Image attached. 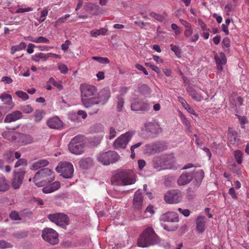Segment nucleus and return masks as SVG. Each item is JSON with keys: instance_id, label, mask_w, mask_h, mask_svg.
Segmentation results:
<instances>
[{"instance_id": "15", "label": "nucleus", "mask_w": 249, "mask_h": 249, "mask_svg": "<svg viewBox=\"0 0 249 249\" xmlns=\"http://www.w3.org/2000/svg\"><path fill=\"white\" fill-rule=\"evenodd\" d=\"M34 142L33 137L29 134L18 133L17 142L20 145H26Z\"/></svg>"}, {"instance_id": "50", "label": "nucleus", "mask_w": 249, "mask_h": 249, "mask_svg": "<svg viewBox=\"0 0 249 249\" xmlns=\"http://www.w3.org/2000/svg\"><path fill=\"white\" fill-rule=\"evenodd\" d=\"M16 95L19 98L24 100H27L29 99L28 95L25 92L21 90H18L16 92Z\"/></svg>"}, {"instance_id": "27", "label": "nucleus", "mask_w": 249, "mask_h": 249, "mask_svg": "<svg viewBox=\"0 0 249 249\" xmlns=\"http://www.w3.org/2000/svg\"><path fill=\"white\" fill-rule=\"evenodd\" d=\"M81 102L83 105L86 108L90 107L95 105H98L97 99L96 96L89 97L81 99Z\"/></svg>"}, {"instance_id": "53", "label": "nucleus", "mask_w": 249, "mask_h": 249, "mask_svg": "<svg viewBox=\"0 0 249 249\" xmlns=\"http://www.w3.org/2000/svg\"><path fill=\"white\" fill-rule=\"evenodd\" d=\"M178 226L177 224H175L172 226L169 224H165L163 226L164 229L170 231H175L178 229Z\"/></svg>"}, {"instance_id": "3", "label": "nucleus", "mask_w": 249, "mask_h": 249, "mask_svg": "<svg viewBox=\"0 0 249 249\" xmlns=\"http://www.w3.org/2000/svg\"><path fill=\"white\" fill-rule=\"evenodd\" d=\"M54 179L53 172L49 168H43L37 171L33 178L36 185L38 187L43 186Z\"/></svg>"}, {"instance_id": "42", "label": "nucleus", "mask_w": 249, "mask_h": 249, "mask_svg": "<svg viewBox=\"0 0 249 249\" xmlns=\"http://www.w3.org/2000/svg\"><path fill=\"white\" fill-rule=\"evenodd\" d=\"M9 217L13 220H21L20 212L14 210L9 213Z\"/></svg>"}, {"instance_id": "28", "label": "nucleus", "mask_w": 249, "mask_h": 249, "mask_svg": "<svg viewBox=\"0 0 249 249\" xmlns=\"http://www.w3.org/2000/svg\"><path fill=\"white\" fill-rule=\"evenodd\" d=\"M18 133L16 131H5L1 133V135L4 138L8 141L17 142Z\"/></svg>"}, {"instance_id": "22", "label": "nucleus", "mask_w": 249, "mask_h": 249, "mask_svg": "<svg viewBox=\"0 0 249 249\" xmlns=\"http://www.w3.org/2000/svg\"><path fill=\"white\" fill-rule=\"evenodd\" d=\"M228 142L231 144L234 145H237L239 143V139L238 138L237 132L231 127H229L228 129Z\"/></svg>"}, {"instance_id": "36", "label": "nucleus", "mask_w": 249, "mask_h": 249, "mask_svg": "<svg viewBox=\"0 0 249 249\" xmlns=\"http://www.w3.org/2000/svg\"><path fill=\"white\" fill-rule=\"evenodd\" d=\"M141 100L138 99L133 100L131 104V108L132 110L140 111L141 107Z\"/></svg>"}, {"instance_id": "5", "label": "nucleus", "mask_w": 249, "mask_h": 249, "mask_svg": "<svg viewBox=\"0 0 249 249\" xmlns=\"http://www.w3.org/2000/svg\"><path fill=\"white\" fill-rule=\"evenodd\" d=\"M69 150L71 153L76 155L84 152V138L81 135H77L73 138L68 144Z\"/></svg>"}, {"instance_id": "55", "label": "nucleus", "mask_w": 249, "mask_h": 249, "mask_svg": "<svg viewBox=\"0 0 249 249\" xmlns=\"http://www.w3.org/2000/svg\"><path fill=\"white\" fill-rule=\"evenodd\" d=\"M21 110L24 113L29 114L33 112V108L31 105H28L22 107Z\"/></svg>"}, {"instance_id": "14", "label": "nucleus", "mask_w": 249, "mask_h": 249, "mask_svg": "<svg viewBox=\"0 0 249 249\" xmlns=\"http://www.w3.org/2000/svg\"><path fill=\"white\" fill-rule=\"evenodd\" d=\"M143 206V196L142 194L139 191H137L133 199L132 207L135 210L140 211Z\"/></svg>"}, {"instance_id": "60", "label": "nucleus", "mask_w": 249, "mask_h": 249, "mask_svg": "<svg viewBox=\"0 0 249 249\" xmlns=\"http://www.w3.org/2000/svg\"><path fill=\"white\" fill-rule=\"evenodd\" d=\"M12 247L11 245L4 240L0 241V249H4L6 248H10Z\"/></svg>"}, {"instance_id": "64", "label": "nucleus", "mask_w": 249, "mask_h": 249, "mask_svg": "<svg viewBox=\"0 0 249 249\" xmlns=\"http://www.w3.org/2000/svg\"><path fill=\"white\" fill-rule=\"evenodd\" d=\"M171 28L174 31H175L176 35H179L181 33L179 27L176 24L172 23L171 24Z\"/></svg>"}, {"instance_id": "43", "label": "nucleus", "mask_w": 249, "mask_h": 249, "mask_svg": "<svg viewBox=\"0 0 249 249\" xmlns=\"http://www.w3.org/2000/svg\"><path fill=\"white\" fill-rule=\"evenodd\" d=\"M234 158L238 164H241L243 161V154L240 150H236L234 151Z\"/></svg>"}, {"instance_id": "20", "label": "nucleus", "mask_w": 249, "mask_h": 249, "mask_svg": "<svg viewBox=\"0 0 249 249\" xmlns=\"http://www.w3.org/2000/svg\"><path fill=\"white\" fill-rule=\"evenodd\" d=\"M144 126L147 132L153 134H157L161 132V128L157 123L147 122L145 124Z\"/></svg>"}, {"instance_id": "48", "label": "nucleus", "mask_w": 249, "mask_h": 249, "mask_svg": "<svg viewBox=\"0 0 249 249\" xmlns=\"http://www.w3.org/2000/svg\"><path fill=\"white\" fill-rule=\"evenodd\" d=\"M142 143H143L142 142H139L137 143L136 144H135L133 145L131 147L130 151H131V154L130 155V157L132 159H134L135 157V152H134L135 149H136V148L140 147V146H141L142 144Z\"/></svg>"}, {"instance_id": "29", "label": "nucleus", "mask_w": 249, "mask_h": 249, "mask_svg": "<svg viewBox=\"0 0 249 249\" xmlns=\"http://www.w3.org/2000/svg\"><path fill=\"white\" fill-rule=\"evenodd\" d=\"M187 90L189 93L192 98L196 101H201L204 99L202 95L197 93L196 90L191 86L187 87Z\"/></svg>"}, {"instance_id": "16", "label": "nucleus", "mask_w": 249, "mask_h": 249, "mask_svg": "<svg viewBox=\"0 0 249 249\" xmlns=\"http://www.w3.org/2000/svg\"><path fill=\"white\" fill-rule=\"evenodd\" d=\"M110 97V93L107 89H102L96 96L99 104L104 105Z\"/></svg>"}, {"instance_id": "24", "label": "nucleus", "mask_w": 249, "mask_h": 249, "mask_svg": "<svg viewBox=\"0 0 249 249\" xmlns=\"http://www.w3.org/2000/svg\"><path fill=\"white\" fill-rule=\"evenodd\" d=\"M206 219L204 216H199L196 219V230L199 233H203L206 227Z\"/></svg>"}, {"instance_id": "40", "label": "nucleus", "mask_w": 249, "mask_h": 249, "mask_svg": "<svg viewBox=\"0 0 249 249\" xmlns=\"http://www.w3.org/2000/svg\"><path fill=\"white\" fill-rule=\"evenodd\" d=\"M0 99L5 104L10 105L12 102V96L10 94L3 93L0 96Z\"/></svg>"}, {"instance_id": "59", "label": "nucleus", "mask_w": 249, "mask_h": 249, "mask_svg": "<svg viewBox=\"0 0 249 249\" xmlns=\"http://www.w3.org/2000/svg\"><path fill=\"white\" fill-rule=\"evenodd\" d=\"M53 192L57 190L60 187V183L59 181H55L49 185Z\"/></svg>"}, {"instance_id": "30", "label": "nucleus", "mask_w": 249, "mask_h": 249, "mask_svg": "<svg viewBox=\"0 0 249 249\" xmlns=\"http://www.w3.org/2000/svg\"><path fill=\"white\" fill-rule=\"evenodd\" d=\"M49 164V162L45 160H40L34 162L31 167L32 170H36L39 168L46 166Z\"/></svg>"}, {"instance_id": "25", "label": "nucleus", "mask_w": 249, "mask_h": 249, "mask_svg": "<svg viewBox=\"0 0 249 249\" xmlns=\"http://www.w3.org/2000/svg\"><path fill=\"white\" fill-rule=\"evenodd\" d=\"M162 161V156L154 157L152 160V167L158 171L166 169V168L163 167Z\"/></svg>"}, {"instance_id": "2", "label": "nucleus", "mask_w": 249, "mask_h": 249, "mask_svg": "<svg viewBox=\"0 0 249 249\" xmlns=\"http://www.w3.org/2000/svg\"><path fill=\"white\" fill-rule=\"evenodd\" d=\"M160 240L153 228L148 227L141 234L137 241L138 246L141 248H146L157 244Z\"/></svg>"}, {"instance_id": "8", "label": "nucleus", "mask_w": 249, "mask_h": 249, "mask_svg": "<svg viewBox=\"0 0 249 249\" xmlns=\"http://www.w3.org/2000/svg\"><path fill=\"white\" fill-rule=\"evenodd\" d=\"M133 134L134 133L133 132L128 131L118 137L113 144L114 149L125 148Z\"/></svg>"}, {"instance_id": "18", "label": "nucleus", "mask_w": 249, "mask_h": 249, "mask_svg": "<svg viewBox=\"0 0 249 249\" xmlns=\"http://www.w3.org/2000/svg\"><path fill=\"white\" fill-rule=\"evenodd\" d=\"M22 115L21 112L16 110L8 114L5 117L4 122L5 123H10L15 122L22 118Z\"/></svg>"}, {"instance_id": "57", "label": "nucleus", "mask_w": 249, "mask_h": 249, "mask_svg": "<svg viewBox=\"0 0 249 249\" xmlns=\"http://www.w3.org/2000/svg\"><path fill=\"white\" fill-rule=\"evenodd\" d=\"M145 65L150 67L152 70L155 71L157 73L160 74V69L156 66L152 64L150 62L145 63Z\"/></svg>"}, {"instance_id": "21", "label": "nucleus", "mask_w": 249, "mask_h": 249, "mask_svg": "<svg viewBox=\"0 0 249 249\" xmlns=\"http://www.w3.org/2000/svg\"><path fill=\"white\" fill-rule=\"evenodd\" d=\"M93 165V160L89 157L83 158L79 161V166L82 169H89L92 167Z\"/></svg>"}, {"instance_id": "23", "label": "nucleus", "mask_w": 249, "mask_h": 249, "mask_svg": "<svg viewBox=\"0 0 249 249\" xmlns=\"http://www.w3.org/2000/svg\"><path fill=\"white\" fill-rule=\"evenodd\" d=\"M48 126L51 128L59 129L62 128L63 122L57 117L49 119L47 122Z\"/></svg>"}, {"instance_id": "47", "label": "nucleus", "mask_w": 249, "mask_h": 249, "mask_svg": "<svg viewBox=\"0 0 249 249\" xmlns=\"http://www.w3.org/2000/svg\"><path fill=\"white\" fill-rule=\"evenodd\" d=\"M27 165V161L25 159H20L16 162L15 168H18L20 166L25 167Z\"/></svg>"}, {"instance_id": "39", "label": "nucleus", "mask_w": 249, "mask_h": 249, "mask_svg": "<svg viewBox=\"0 0 249 249\" xmlns=\"http://www.w3.org/2000/svg\"><path fill=\"white\" fill-rule=\"evenodd\" d=\"M124 104V99L121 96H118L117 102V110L118 112L122 111Z\"/></svg>"}, {"instance_id": "13", "label": "nucleus", "mask_w": 249, "mask_h": 249, "mask_svg": "<svg viewBox=\"0 0 249 249\" xmlns=\"http://www.w3.org/2000/svg\"><path fill=\"white\" fill-rule=\"evenodd\" d=\"M25 171L23 169H20L19 171L15 173L12 182V186L14 189L19 188L22 183Z\"/></svg>"}, {"instance_id": "9", "label": "nucleus", "mask_w": 249, "mask_h": 249, "mask_svg": "<svg viewBox=\"0 0 249 249\" xmlns=\"http://www.w3.org/2000/svg\"><path fill=\"white\" fill-rule=\"evenodd\" d=\"M41 236L44 240L51 245H56L59 242L58 233L52 228L44 229L42 231Z\"/></svg>"}, {"instance_id": "62", "label": "nucleus", "mask_w": 249, "mask_h": 249, "mask_svg": "<svg viewBox=\"0 0 249 249\" xmlns=\"http://www.w3.org/2000/svg\"><path fill=\"white\" fill-rule=\"evenodd\" d=\"M48 11L47 10H43L41 12V16L39 19V21L40 23L44 21L46 19V17L48 15Z\"/></svg>"}, {"instance_id": "12", "label": "nucleus", "mask_w": 249, "mask_h": 249, "mask_svg": "<svg viewBox=\"0 0 249 249\" xmlns=\"http://www.w3.org/2000/svg\"><path fill=\"white\" fill-rule=\"evenodd\" d=\"M80 90L81 99L83 97L87 98L94 96L97 92V89L94 86L87 84H81Z\"/></svg>"}, {"instance_id": "7", "label": "nucleus", "mask_w": 249, "mask_h": 249, "mask_svg": "<svg viewBox=\"0 0 249 249\" xmlns=\"http://www.w3.org/2000/svg\"><path fill=\"white\" fill-rule=\"evenodd\" d=\"M120 156L115 151H108L99 154L97 160L104 165H108L110 163L117 161Z\"/></svg>"}, {"instance_id": "54", "label": "nucleus", "mask_w": 249, "mask_h": 249, "mask_svg": "<svg viewBox=\"0 0 249 249\" xmlns=\"http://www.w3.org/2000/svg\"><path fill=\"white\" fill-rule=\"evenodd\" d=\"M36 43H46L48 44L50 43V40L46 37L44 36H39L36 37Z\"/></svg>"}, {"instance_id": "1", "label": "nucleus", "mask_w": 249, "mask_h": 249, "mask_svg": "<svg viewBox=\"0 0 249 249\" xmlns=\"http://www.w3.org/2000/svg\"><path fill=\"white\" fill-rule=\"evenodd\" d=\"M136 182L135 175L132 170L123 169L118 170L111 178L112 184L125 186L134 184Z\"/></svg>"}, {"instance_id": "44", "label": "nucleus", "mask_w": 249, "mask_h": 249, "mask_svg": "<svg viewBox=\"0 0 249 249\" xmlns=\"http://www.w3.org/2000/svg\"><path fill=\"white\" fill-rule=\"evenodd\" d=\"M43 113L39 110H36L34 113V120L36 122H39L42 119Z\"/></svg>"}, {"instance_id": "41", "label": "nucleus", "mask_w": 249, "mask_h": 249, "mask_svg": "<svg viewBox=\"0 0 249 249\" xmlns=\"http://www.w3.org/2000/svg\"><path fill=\"white\" fill-rule=\"evenodd\" d=\"M107 32V30L104 28H102L97 30H92L90 32V35L92 37H97L100 35H105Z\"/></svg>"}, {"instance_id": "31", "label": "nucleus", "mask_w": 249, "mask_h": 249, "mask_svg": "<svg viewBox=\"0 0 249 249\" xmlns=\"http://www.w3.org/2000/svg\"><path fill=\"white\" fill-rule=\"evenodd\" d=\"M9 189L8 181L4 176L0 175V191L4 192Z\"/></svg>"}, {"instance_id": "61", "label": "nucleus", "mask_w": 249, "mask_h": 249, "mask_svg": "<svg viewBox=\"0 0 249 249\" xmlns=\"http://www.w3.org/2000/svg\"><path fill=\"white\" fill-rule=\"evenodd\" d=\"M5 158L9 162H12L14 160V152L10 151L5 155Z\"/></svg>"}, {"instance_id": "49", "label": "nucleus", "mask_w": 249, "mask_h": 249, "mask_svg": "<svg viewBox=\"0 0 249 249\" xmlns=\"http://www.w3.org/2000/svg\"><path fill=\"white\" fill-rule=\"evenodd\" d=\"M170 46H171V50L175 53V54L178 57H180L181 52V50L179 48V46H176L173 44H171Z\"/></svg>"}, {"instance_id": "34", "label": "nucleus", "mask_w": 249, "mask_h": 249, "mask_svg": "<svg viewBox=\"0 0 249 249\" xmlns=\"http://www.w3.org/2000/svg\"><path fill=\"white\" fill-rule=\"evenodd\" d=\"M90 131L93 133H100L104 131V127L101 123H97L90 127Z\"/></svg>"}, {"instance_id": "45", "label": "nucleus", "mask_w": 249, "mask_h": 249, "mask_svg": "<svg viewBox=\"0 0 249 249\" xmlns=\"http://www.w3.org/2000/svg\"><path fill=\"white\" fill-rule=\"evenodd\" d=\"M49 82L53 84L55 87H56L59 90H62L63 87L61 84V82H56L55 81L53 77H51L49 79Z\"/></svg>"}, {"instance_id": "37", "label": "nucleus", "mask_w": 249, "mask_h": 249, "mask_svg": "<svg viewBox=\"0 0 249 249\" xmlns=\"http://www.w3.org/2000/svg\"><path fill=\"white\" fill-rule=\"evenodd\" d=\"M139 91L144 95H148L151 93V89L149 87L143 84L139 87Z\"/></svg>"}, {"instance_id": "26", "label": "nucleus", "mask_w": 249, "mask_h": 249, "mask_svg": "<svg viewBox=\"0 0 249 249\" xmlns=\"http://www.w3.org/2000/svg\"><path fill=\"white\" fill-rule=\"evenodd\" d=\"M214 59L217 65V69L221 70L222 69V65H225L227 62L225 53L221 52L219 54H215L214 55Z\"/></svg>"}, {"instance_id": "51", "label": "nucleus", "mask_w": 249, "mask_h": 249, "mask_svg": "<svg viewBox=\"0 0 249 249\" xmlns=\"http://www.w3.org/2000/svg\"><path fill=\"white\" fill-rule=\"evenodd\" d=\"M150 16L154 18L155 19H157L158 21H162L164 19V17L163 16H162L160 14L156 13L154 12H151L150 13Z\"/></svg>"}, {"instance_id": "4", "label": "nucleus", "mask_w": 249, "mask_h": 249, "mask_svg": "<svg viewBox=\"0 0 249 249\" xmlns=\"http://www.w3.org/2000/svg\"><path fill=\"white\" fill-rule=\"evenodd\" d=\"M204 176V173L202 170L196 172H184L178 178L177 183L179 186H184L189 183L193 178H196L199 181H201Z\"/></svg>"}, {"instance_id": "52", "label": "nucleus", "mask_w": 249, "mask_h": 249, "mask_svg": "<svg viewBox=\"0 0 249 249\" xmlns=\"http://www.w3.org/2000/svg\"><path fill=\"white\" fill-rule=\"evenodd\" d=\"M150 108V104L141 100V107L140 111H148Z\"/></svg>"}, {"instance_id": "6", "label": "nucleus", "mask_w": 249, "mask_h": 249, "mask_svg": "<svg viewBox=\"0 0 249 249\" xmlns=\"http://www.w3.org/2000/svg\"><path fill=\"white\" fill-rule=\"evenodd\" d=\"M57 172L65 178H71L73 176V165L70 162H60L55 169Z\"/></svg>"}, {"instance_id": "11", "label": "nucleus", "mask_w": 249, "mask_h": 249, "mask_svg": "<svg viewBox=\"0 0 249 249\" xmlns=\"http://www.w3.org/2000/svg\"><path fill=\"white\" fill-rule=\"evenodd\" d=\"M164 200L169 204H177L181 200V194L178 190H171L164 195Z\"/></svg>"}, {"instance_id": "56", "label": "nucleus", "mask_w": 249, "mask_h": 249, "mask_svg": "<svg viewBox=\"0 0 249 249\" xmlns=\"http://www.w3.org/2000/svg\"><path fill=\"white\" fill-rule=\"evenodd\" d=\"M58 69L62 73L66 74L68 72V68L67 66L64 64H59L58 65Z\"/></svg>"}, {"instance_id": "35", "label": "nucleus", "mask_w": 249, "mask_h": 249, "mask_svg": "<svg viewBox=\"0 0 249 249\" xmlns=\"http://www.w3.org/2000/svg\"><path fill=\"white\" fill-rule=\"evenodd\" d=\"M243 98L240 96H234L230 98V102L235 106H240L243 105Z\"/></svg>"}, {"instance_id": "32", "label": "nucleus", "mask_w": 249, "mask_h": 249, "mask_svg": "<svg viewBox=\"0 0 249 249\" xmlns=\"http://www.w3.org/2000/svg\"><path fill=\"white\" fill-rule=\"evenodd\" d=\"M32 59L36 62H39L40 60L45 61L48 59V53H36L33 56Z\"/></svg>"}, {"instance_id": "58", "label": "nucleus", "mask_w": 249, "mask_h": 249, "mask_svg": "<svg viewBox=\"0 0 249 249\" xmlns=\"http://www.w3.org/2000/svg\"><path fill=\"white\" fill-rule=\"evenodd\" d=\"M33 10V9L30 7H27L25 8H19L16 10V13L18 14L24 12H28L32 11Z\"/></svg>"}, {"instance_id": "63", "label": "nucleus", "mask_w": 249, "mask_h": 249, "mask_svg": "<svg viewBox=\"0 0 249 249\" xmlns=\"http://www.w3.org/2000/svg\"><path fill=\"white\" fill-rule=\"evenodd\" d=\"M116 131L115 129L112 127H110L108 136L109 139L110 140L116 137Z\"/></svg>"}, {"instance_id": "46", "label": "nucleus", "mask_w": 249, "mask_h": 249, "mask_svg": "<svg viewBox=\"0 0 249 249\" xmlns=\"http://www.w3.org/2000/svg\"><path fill=\"white\" fill-rule=\"evenodd\" d=\"M92 59L96 60L101 64H108L109 62V59L107 57H102L99 56H93Z\"/></svg>"}, {"instance_id": "19", "label": "nucleus", "mask_w": 249, "mask_h": 249, "mask_svg": "<svg viewBox=\"0 0 249 249\" xmlns=\"http://www.w3.org/2000/svg\"><path fill=\"white\" fill-rule=\"evenodd\" d=\"M163 167L167 169H173L174 167L175 158L173 154L162 156Z\"/></svg>"}, {"instance_id": "17", "label": "nucleus", "mask_w": 249, "mask_h": 249, "mask_svg": "<svg viewBox=\"0 0 249 249\" xmlns=\"http://www.w3.org/2000/svg\"><path fill=\"white\" fill-rule=\"evenodd\" d=\"M161 220L167 222H178V215L177 213L174 212H168L161 216Z\"/></svg>"}, {"instance_id": "33", "label": "nucleus", "mask_w": 249, "mask_h": 249, "mask_svg": "<svg viewBox=\"0 0 249 249\" xmlns=\"http://www.w3.org/2000/svg\"><path fill=\"white\" fill-rule=\"evenodd\" d=\"M33 215V213L29 210H24L20 212L21 220L26 221L27 219L31 218Z\"/></svg>"}, {"instance_id": "10", "label": "nucleus", "mask_w": 249, "mask_h": 249, "mask_svg": "<svg viewBox=\"0 0 249 249\" xmlns=\"http://www.w3.org/2000/svg\"><path fill=\"white\" fill-rule=\"evenodd\" d=\"M49 219L57 225L64 227L69 224L68 216L63 213H55L48 215Z\"/></svg>"}, {"instance_id": "38", "label": "nucleus", "mask_w": 249, "mask_h": 249, "mask_svg": "<svg viewBox=\"0 0 249 249\" xmlns=\"http://www.w3.org/2000/svg\"><path fill=\"white\" fill-rule=\"evenodd\" d=\"M26 44L24 42H21L19 44L12 46L11 50V53L13 54L17 51H19L26 47Z\"/></svg>"}]
</instances>
